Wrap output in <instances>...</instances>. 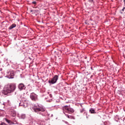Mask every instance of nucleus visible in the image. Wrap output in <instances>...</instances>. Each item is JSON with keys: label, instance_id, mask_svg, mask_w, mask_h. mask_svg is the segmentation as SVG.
Instances as JSON below:
<instances>
[{"label": "nucleus", "instance_id": "1", "mask_svg": "<svg viewBox=\"0 0 125 125\" xmlns=\"http://www.w3.org/2000/svg\"><path fill=\"white\" fill-rule=\"evenodd\" d=\"M15 89H16V84L15 83H9L5 85L2 93L4 95H7L8 93L13 92Z\"/></svg>", "mask_w": 125, "mask_h": 125}, {"label": "nucleus", "instance_id": "2", "mask_svg": "<svg viewBox=\"0 0 125 125\" xmlns=\"http://www.w3.org/2000/svg\"><path fill=\"white\" fill-rule=\"evenodd\" d=\"M62 110L63 112H66V113H68L70 114V113H74L75 112V110L72 108H70V107H68V105H65L63 107Z\"/></svg>", "mask_w": 125, "mask_h": 125}, {"label": "nucleus", "instance_id": "3", "mask_svg": "<svg viewBox=\"0 0 125 125\" xmlns=\"http://www.w3.org/2000/svg\"><path fill=\"white\" fill-rule=\"evenodd\" d=\"M32 109L36 113H38V112H40V111L41 112H44V111H45V108L43 107V106L38 108V107L34 106Z\"/></svg>", "mask_w": 125, "mask_h": 125}, {"label": "nucleus", "instance_id": "4", "mask_svg": "<svg viewBox=\"0 0 125 125\" xmlns=\"http://www.w3.org/2000/svg\"><path fill=\"white\" fill-rule=\"evenodd\" d=\"M58 80V75H55L51 80L49 81V83H52V84L56 83Z\"/></svg>", "mask_w": 125, "mask_h": 125}, {"label": "nucleus", "instance_id": "5", "mask_svg": "<svg viewBox=\"0 0 125 125\" xmlns=\"http://www.w3.org/2000/svg\"><path fill=\"white\" fill-rule=\"evenodd\" d=\"M30 97L31 99L33 101H36V100L38 99V96L37 95V94L34 93H32L30 94Z\"/></svg>", "mask_w": 125, "mask_h": 125}, {"label": "nucleus", "instance_id": "6", "mask_svg": "<svg viewBox=\"0 0 125 125\" xmlns=\"http://www.w3.org/2000/svg\"><path fill=\"white\" fill-rule=\"evenodd\" d=\"M18 87L20 90H23V89H25V85L22 83H21L19 84Z\"/></svg>", "mask_w": 125, "mask_h": 125}, {"label": "nucleus", "instance_id": "7", "mask_svg": "<svg viewBox=\"0 0 125 125\" xmlns=\"http://www.w3.org/2000/svg\"><path fill=\"white\" fill-rule=\"evenodd\" d=\"M89 112L91 114H96V112L95 111V109H94V108H90V109L89 110Z\"/></svg>", "mask_w": 125, "mask_h": 125}, {"label": "nucleus", "instance_id": "8", "mask_svg": "<svg viewBox=\"0 0 125 125\" xmlns=\"http://www.w3.org/2000/svg\"><path fill=\"white\" fill-rule=\"evenodd\" d=\"M15 27H16V24L13 23L9 27V30H12V29H13V28H15Z\"/></svg>", "mask_w": 125, "mask_h": 125}, {"label": "nucleus", "instance_id": "9", "mask_svg": "<svg viewBox=\"0 0 125 125\" xmlns=\"http://www.w3.org/2000/svg\"><path fill=\"white\" fill-rule=\"evenodd\" d=\"M5 121L8 123V124H10V125H12V121L5 118Z\"/></svg>", "mask_w": 125, "mask_h": 125}, {"label": "nucleus", "instance_id": "10", "mask_svg": "<svg viewBox=\"0 0 125 125\" xmlns=\"http://www.w3.org/2000/svg\"><path fill=\"white\" fill-rule=\"evenodd\" d=\"M17 121L15 120V118L12 121V125H17Z\"/></svg>", "mask_w": 125, "mask_h": 125}, {"label": "nucleus", "instance_id": "11", "mask_svg": "<svg viewBox=\"0 0 125 125\" xmlns=\"http://www.w3.org/2000/svg\"><path fill=\"white\" fill-rule=\"evenodd\" d=\"M9 76H10V78L11 79H13V77H14V73H11V74H9Z\"/></svg>", "mask_w": 125, "mask_h": 125}, {"label": "nucleus", "instance_id": "12", "mask_svg": "<svg viewBox=\"0 0 125 125\" xmlns=\"http://www.w3.org/2000/svg\"><path fill=\"white\" fill-rule=\"evenodd\" d=\"M39 11H40L39 10L34 9V10H33V13H39Z\"/></svg>", "mask_w": 125, "mask_h": 125}, {"label": "nucleus", "instance_id": "13", "mask_svg": "<svg viewBox=\"0 0 125 125\" xmlns=\"http://www.w3.org/2000/svg\"><path fill=\"white\" fill-rule=\"evenodd\" d=\"M104 125H110V123H107V122H105V123H104Z\"/></svg>", "mask_w": 125, "mask_h": 125}, {"label": "nucleus", "instance_id": "14", "mask_svg": "<svg viewBox=\"0 0 125 125\" xmlns=\"http://www.w3.org/2000/svg\"><path fill=\"white\" fill-rule=\"evenodd\" d=\"M84 112V109L83 108L81 110V113H83Z\"/></svg>", "mask_w": 125, "mask_h": 125}, {"label": "nucleus", "instance_id": "15", "mask_svg": "<svg viewBox=\"0 0 125 125\" xmlns=\"http://www.w3.org/2000/svg\"><path fill=\"white\" fill-rule=\"evenodd\" d=\"M32 3H33V4H35V5H36V4H37V2H36L35 1H33Z\"/></svg>", "mask_w": 125, "mask_h": 125}, {"label": "nucleus", "instance_id": "16", "mask_svg": "<svg viewBox=\"0 0 125 125\" xmlns=\"http://www.w3.org/2000/svg\"><path fill=\"white\" fill-rule=\"evenodd\" d=\"M16 116V113L14 112L13 115H12L13 117H15Z\"/></svg>", "mask_w": 125, "mask_h": 125}, {"label": "nucleus", "instance_id": "17", "mask_svg": "<svg viewBox=\"0 0 125 125\" xmlns=\"http://www.w3.org/2000/svg\"><path fill=\"white\" fill-rule=\"evenodd\" d=\"M89 2L92 3L93 2V0H88Z\"/></svg>", "mask_w": 125, "mask_h": 125}, {"label": "nucleus", "instance_id": "18", "mask_svg": "<svg viewBox=\"0 0 125 125\" xmlns=\"http://www.w3.org/2000/svg\"><path fill=\"white\" fill-rule=\"evenodd\" d=\"M65 116H66L68 119H70V116H69V115H67V114H65Z\"/></svg>", "mask_w": 125, "mask_h": 125}, {"label": "nucleus", "instance_id": "19", "mask_svg": "<svg viewBox=\"0 0 125 125\" xmlns=\"http://www.w3.org/2000/svg\"><path fill=\"white\" fill-rule=\"evenodd\" d=\"M0 125H6V124H5V123H1Z\"/></svg>", "mask_w": 125, "mask_h": 125}, {"label": "nucleus", "instance_id": "20", "mask_svg": "<svg viewBox=\"0 0 125 125\" xmlns=\"http://www.w3.org/2000/svg\"><path fill=\"white\" fill-rule=\"evenodd\" d=\"M30 12H34V10H30Z\"/></svg>", "mask_w": 125, "mask_h": 125}, {"label": "nucleus", "instance_id": "21", "mask_svg": "<svg viewBox=\"0 0 125 125\" xmlns=\"http://www.w3.org/2000/svg\"><path fill=\"white\" fill-rule=\"evenodd\" d=\"M50 97H52V95L50 94Z\"/></svg>", "mask_w": 125, "mask_h": 125}, {"label": "nucleus", "instance_id": "22", "mask_svg": "<svg viewBox=\"0 0 125 125\" xmlns=\"http://www.w3.org/2000/svg\"><path fill=\"white\" fill-rule=\"evenodd\" d=\"M122 11H125V9H123Z\"/></svg>", "mask_w": 125, "mask_h": 125}, {"label": "nucleus", "instance_id": "23", "mask_svg": "<svg viewBox=\"0 0 125 125\" xmlns=\"http://www.w3.org/2000/svg\"><path fill=\"white\" fill-rule=\"evenodd\" d=\"M124 3L125 4V0H124Z\"/></svg>", "mask_w": 125, "mask_h": 125}, {"label": "nucleus", "instance_id": "24", "mask_svg": "<svg viewBox=\"0 0 125 125\" xmlns=\"http://www.w3.org/2000/svg\"><path fill=\"white\" fill-rule=\"evenodd\" d=\"M123 9L125 10V7H124L123 8Z\"/></svg>", "mask_w": 125, "mask_h": 125}, {"label": "nucleus", "instance_id": "25", "mask_svg": "<svg viewBox=\"0 0 125 125\" xmlns=\"http://www.w3.org/2000/svg\"><path fill=\"white\" fill-rule=\"evenodd\" d=\"M27 105H25V108H26V107H27Z\"/></svg>", "mask_w": 125, "mask_h": 125}]
</instances>
